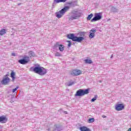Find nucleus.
I'll return each mask as SVG.
<instances>
[{"instance_id":"13","label":"nucleus","mask_w":131,"mask_h":131,"mask_svg":"<svg viewBox=\"0 0 131 131\" xmlns=\"http://www.w3.org/2000/svg\"><path fill=\"white\" fill-rule=\"evenodd\" d=\"M10 79L9 77H6L2 80L3 84H8L10 82Z\"/></svg>"},{"instance_id":"18","label":"nucleus","mask_w":131,"mask_h":131,"mask_svg":"<svg viewBox=\"0 0 131 131\" xmlns=\"http://www.w3.org/2000/svg\"><path fill=\"white\" fill-rule=\"evenodd\" d=\"M67 0H54V2L56 4H59V3H65Z\"/></svg>"},{"instance_id":"31","label":"nucleus","mask_w":131,"mask_h":131,"mask_svg":"<svg viewBox=\"0 0 131 131\" xmlns=\"http://www.w3.org/2000/svg\"><path fill=\"white\" fill-rule=\"evenodd\" d=\"M112 57H113V55H112Z\"/></svg>"},{"instance_id":"30","label":"nucleus","mask_w":131,"mask_h":131,"mask_svg":"<svg viewBox=\"0 0 131 131\" xmlns=\"http://www.w3.org/2000/svg\"><path fill=\"white\" fill-rule=\"evenodd\" d=\"M127 131H131V128H129L127 130Z\"/></svg>"},{"instance_id":"11","label":"nucleus","mask_w":131,"mask_h":131,"mask_svg":"<svg viewBox=\"0 0 131 131\" xmlns=\"http://www.w3.org/2000/svg\"><path fill=\"white\" fill-rule=\"evenodd\" d=\"M60 43L59 42H57L56 43L55 47H58V49L60 52H63L64 51V48L65 47L63 45H59Z\"/></svg>"},{"instance_id":"20","label":"nucleus","mask_w":131,"mask_h":131,"mask_svg":"<svg viewBox=\"0 0 131 131\" xmlns=\"http://www.w3.org/2000/svg\"><path fill=\"white\" fill-rule=\"evenodd\" d=\"M29 55L30 57H34L35 56V54L33 51L29 52Z\"/></svg>"},{"instance_id":"25","label":"nucleus","mask_w":131,"mask_h":131,"mask_svg":"<svg viewBox=\"0 0 131 131\" xmlns=\"http://www.w3.org/2000/svg\"><path fill=\"white\" fill-rule=\"evenodd\" d=\"M96 100H97V97H94V98H92V99L91 100V102H95V101H96Z\"/></svg>"},{"instance_id":"15","label":"nucleus","mask_w":131,"mask_h":131,"mask_svg":"<svg viewBox=\"0 0 131 131\" xmlns=\"http://www.w3.org/2000/svg\"><path fill=\"white\" fill-rule=\"evenodd\" d=\"M80 130L81 131H92L91 130V129L88 128V127L86 126H82L80 127Z\"/></svg>"},{"instance_id":"29","label":"nucleus","mask_w":131,"mask_h":131,"mask_svg":"<svg viewBox=\"0 0 131 131\" xmlns=\"http://www.w3.org/2000/svg\"><path fill=\"white\" fill-rule=\"evenodd\" d=\"M102 117V118H106V116L103 115Z\"/></svg>"},{"instance_id":"10","label":"nucleus","mask_w":131,"mask_h":131,"mask_svg":"<svg viewBox=\"0 0 131 131\" xmlns=\"http://www.w3.org/2000/svg\"><path fill=\"white\" fill-rule=\"evenodd\" d=\"M96 31L97 30H96V29H92L90 30L89 34L90 38H94V37H95V34L96 33Z\"/></svg>"},{"instance_id":"14","label":"nucleus","mask_w":131,"mask_h":131,"mask_svg":"<svg viewBox=\"0 0 131 131\" xmlns=\"http://www.w3.org/2000/svg\"><path fill=\"white\" fill-rule=\"evenodd\" d=\"M10 75L12 79V81H15V79H16V77H15L16 76V73L14 72V71H12Z\"/></svg>"},{"instance_id":"27","label":"nucleus","mask_w":131,"mask_h":131,"mask_svg":"<svg viewBox=\"0 0 131 131\" xmlns=\"http://www.w3.org/2000/svg\"><path fill=\"white\" fill-rule=\"evenodd\" d=\"M11 55H12V56H13V57H15V56H16V53H12L11 54Z\"/></svg>"},{"instance_id":"2","label":"nucleus","mask_w":131,"mask_h":131,"mask_svg":"<svg viewBox=\"0 0 131 131\" xmlns=\"http://www.w3.org/2000/svg\"><path fill=\"white\" fill-rule=\"evenodd\" d=\"M68 38L69 39H72L73 41H76L77 42H81L84 39L83 37H77L74 35V34H70L68 35Z\"/></svg>"},{"instance_id":"6","label":"nucleus","mask_w":131,"mask_h":131,"mask_svg":"<svg viewBox=\"0 0 131 131\" xmlns=\"http://www.w3.org/2000/svg\"><path fill=\"white\" fill-rule=\"evenodd\" d=\"M82 74V72H81V71L77 69H75L70 72V75H73L74 76H78V75H80V74Z\"/></svg>"},{"instance_id":"21","label":"nucleus","mask_w":131,"mask_h":131,"mask_svg":"<svg viewBox=\"0 0 131 131\" xmlns=\"http://www.w3.org/2000/svg\"><path fill=\"white\" fill-rule=\"evenodd\" d=\"M95 121V119L93 118H91L88 120L89 123H92Z\"/></svg>"},{"instance_id":"9","label":"nucleus","mask_w":131,"mask_h":131,"mask_svg":"<svg viewBox=\"0 0 131 131\" xmlns=\"http://www.w3.org/2000/svg\"><path fill=\"white\" fill-rule=\"evenodd\" d=\"M124 109V104L122 103L117 104L115 105V110L117 111H121Z\"/></svg>"},{"instance_id":"4","label":"nucleus","mask_w":131,"mask_h":131,"mask_svg":"<svg viewBox=\"0 0 131 131\" xmlns=\"http://www.w3.org/2000/svg\"><path fill=\"white\" fill-rule=\"evenodd\" d=\"M72 15L70 16L69 18V20H75L76 19H78L79 17L81 16V13L78 12L76 11H74L72 12Z\"/></svg>"},{"instance_id":"23","label":"nucleus","mask_w":131,"mask_h":131,"mask_svg":"<svg viewBox=\"0 0 131 131\" xmlns=\"http://www.w3.org/2000/svg\"><path fill=\"white\" fill-rule=\"evenodd\" d=\"M67 42H68V47H71V45H72V42L70 41H67Z\"/></svg>"},{"instance_id":"5","label":"nucleus","mask_w":131,"mask_h":131,"mask_svg":"<svg viewBox=\"0 0 131 131\" xmlns=\"http://www.w3.org/2000/svg\"><path fill=\"white\" fill-rule=\"evenodd\" d=\"M89 93V89H86L85 90L80 89L77 91L75 96L82 97V96H84V95H88Z\"/></svg>"},{"instance_id":"32","label":"nucleus","mask_w":131,"mask_h":131,"mask_svg":"<svg viewBox=\"0 0 131 131\" xmlns=\"http://www.w3.org/2000/svg\"><path fill=\"white\" fill-rule=\"evenodd\" d=\"M66 113H67V112H66Z\"/></svg>"},{"instance_id":"17","label":"nucleus","mask_w":131,"mask_h":131,"mask_svg":"<svg viewBox=\"0 0 131 131\" xmlns=\"http://www.w3.org/2000/svg\"><path fill=\"white\" fill-rule=\"evenodd\" d=\"M84 62L86 64H92L93 63V61L91 59H85Z\"/></svg>"},{"instance_id":"8","label":"nucleus","mask_w":131,"mask_h":131,"mask_svg":"<svg viewBox=\"0 0 131 131\" xmlns=\"http://www.w3.org/2000/svg\"><path fill=\"white\" fill-rule=\"evenodd\" d=\"M95 17L91 20V22H96V21H99L102 19V15L101 13H97L95 14Z\"/></svg>"},{"instance_id":"28","label":"nucleus","mask_w":131,"mask_h":131,"mask_svg":"<svg viewBox=\"0 0 131 131\" xmlns=\"http://www.w3.org/2000/svg\"><path fill=\"white\" fill-rule=\"evenodd\" d=\"M72 4V2L68 3V5H71Z\"/></svg>"},{"instance_id":"33","label":"nucleus","mask_w":131,"mask_h":131,"mask_svg":"<svg viewBox=\"0 0 131 131\" xmlns=\"http://www.w3.org/2000/svg\"><path fill=\"white\" fill-rule=\"evenodd\" d=\"M66 113H67V112H66Z\"/></svg>"},{"instance_id":"24","label":"nucleus","mask_w":131,"mask_h":131,"mask_svg":"<svg viewBox=\"0 0 131 131\" xmlns=\"http://www.w3.org/2000/svg\"><path fill=\"white\" fill-rule=\"evenodd\" d=\"M18 89H19V87L17 86L15 89H13L12 92L15 93V92H16V91H17V90H18Z\"/></svg>"},{"instance_id":"7","label":"nucleus","mask_w":131,"mask_h":131,"mask_svg":"<svg viewBox=\"0 0 131 131\" xmlns=\"http://www.w3.org/2000/svg\"><path fill=\"white\" fill-rule=\"evenodd\" d=\"M29 62V57L27 56H25L23 59L18 60V63L21 64L22 65H25Z\"/></svg>"},{"instance_id":"26","label":"nucleus","mask_w":131,"mask_h":131,"mask_svg":"<svg viewBox=\"0 0 131 131\" xmlns=\"http://www.w3.org/2000/svg\"><path fill=\"white\" fill-rule=\"evenodd\" d=\"M73 83H74V82H72L69 83L68 85L69 86H70L72 85V84H73Z\"/></svg>"},{"instance_id":"3","label":"nucleus","mask_w":131,"mask_h":131,"mask_svg":"<svg viewBox=\"0 0 131 131\" xmlns=\"http://www.w3.org/2000/svg\"><path fill=\"white\" fill-rule=\"evenodd\" d=\"M70 9V7L66 6L63 9H62L60 11L58 12H56V17L57 18H61V17Z\"/></svg>"},{"instance_id":"22","label":"nucleus","mask_w":131,"mask_h":131,"mask_svg":"<svg viewBox=\"0 0 131 131\" xmlns=\"http://www.w3.org/2000/svg\"><path fill=\"white\" fill-rule=\"evenodd\" d=\"M61 55L60 53H59V52H57L55 54V57H61Z\"/></svg>"},{"instance_id":"16","label":"nucleus","mask_w":131,"mask_h":131,"mask_svg":"<svg viewBox=\"0 0 131 131\" xmlns=\"http://www.w3.org/2000/svg\"><path fill=\"white\" fill-rule=\"evenodd\" d=\"M7 33V30L5 29H3L1 30H0V35L2 36L4 34H6Z\"/></svg>"},{"instance_id":"1","label":"nucleus","mask_w":131,"mask_h":131,"mask_svg":"<svg viewBox=\"0 0 131 131\" xmlns=\"http://www.w3.org/2000/svg\"><path fill=\"white\" fill-rule=\"evenodd\" d=\"M30 71H33V72L39 74V75H45L47 73V70L41 67H31Z\"/></svg>"},{"instance_id":"12","label":"nucleus","mask_w":131,"mask_h":131,"mask_svg":"<svg viewBox=\"0 0 131 131\" xmlns=\"http://www.w3.org/2000/svg\"><path fill=\"white\" fill-rule=\"evenodd\" d=\"M8 121V118L5 116H0V122L2 123H6Z\"/></svg>"},{"instance_id":"19","label":"nucleus","mask_w":131,"mask_h":131,"mask_svg":"<svg viewBox=\"0 0 131 131\" xmlns=\"http://www.w3.org/2000/svg\"><path fill=\"white\" fill-rule=\"evenodd\" d=\"M94 16V14H93V13H91L90 15H88V16L87 17V20L88 21H90L92 18H93Z\"/></svg>"}]
</instances>
